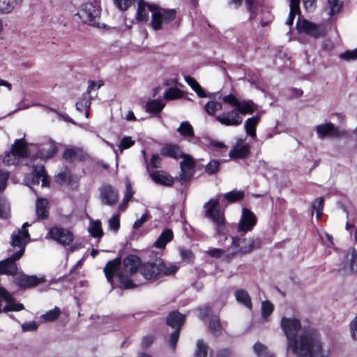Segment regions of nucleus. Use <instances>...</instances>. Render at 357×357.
<instances>
[{
	"label": "nucleus",
	"instance_id": "obj_1",
	"mask_svg": "<svg viewBox=\"0 0 357 357\" xmlns=\"http://www.w3.org/2000/svg\"><path fill=\"white\" fill-rule=\"evenodd\" d=\"M281 326L287 339V347L298 357H329L330 351L322 346L320 336L314 329H301L300 321L295 318L283 317Z\"/></svg>",
	"mask_w": 357,
	"mask_h": 357
},
{
	"label": "nucleus",
	"instance_id": "obj_2",
	"mask_svg": "<svg viewBox=\"0 0 357 357\" xmlns=\"http://www.w3.org/2000/svg\"><path fill=\"white\" fill-rule=\"evenodd\" d=\"M140 264V259L133 255L126 257L122 265L121 259L118 257L106 264L104 273L107 282L112 285L114 283V276L116 275L121 288L132 289L138 284L133 282L131 277L139 269Z\"/></svg>",
	"mask_w": 357,
	"mask_h": 357
},
{
	"label": "nucleus",
	"instance_id": "obj_3",
	"mask_svg": "<svg viewBox=\"0 0 357 357\" xmlns=\"http://www.w3.org/2000/svg\"><path fill=\"white\" fill-rule=\"evenodd\" d=\"M222 100L234 108L225 111L216 116L215 119L225 126L236 127L243 123V116L252 114L257 109V105L250 100L240 101L233 94L225 96Z\"/></svg>",
	"mask_w": 357,
	"mask_h": 357
},
{
	"label": "nucleus",
	"instance_id": "obj_4",
	"mask_svg": "<svg viewBox=\"0 0 357 357\" xmlns=\"http://www.w3.org/2000/svg\"><path fill=\"white\" fill-rule=\"evenodd\" d=\"M29 225L28 222L24 223L22 229L15 231L11 236V246L18 247L19 250L13 254L7 259L0 261V274L14 275L17 273V266L15 263L17 260L23 255L26 243L30 236L26 227Z\"/></svg>",
	"mask_w": 357,
	"mask_h": 357
},
{
	"label": "nucleus",
	"instance_id": "obj_5",
	"mask_svg": "<svg viewBox=\"0 0 357 357\" xmlns=\"http://www.w3.org/2000/svg\"><path fill=\"white\" fill-rule=\"evenodd\" d=\"M152 13L151 26L154 30H159L163 25L172 22L176 17L174 9L166 10L153 5H147L142 0H138L136 18L138 21L147 22L149 12Z\"/></svg>",
	"mask_w": 357,
	"mask_h": 357
},
{
	"label": "nucleus",
	"instance_id": "obj_6",
	"mask_svg": "<svg viewBox=\"0 0 357 357\" xmlns=\"http://www.w3.org/2000/svg\"><path fill=\"white\" fill-rule=\"evenodd\" d=\"M245 234H241L239 236L231 238V245L227 247L228 255L234 257L237 254L245 255L251 252L254 249L261 245L259 238H243Z\"/></svg>",
	"mask_w": 357,
	"mask_h": 357
},
{
	"label": "nucleus",
	"instance_id": "obj_7",
	"mask_svg": "<svg viewBox=\"0 0 357 357\" xmlns=\"http://www.w3.org/2000/svg\"><path fill=\"white\" fill-rule=\"evenodd\" d=\"M76 15L83 24L98 28L102 27L99 22L100 10L92 3L82 4Z\"/></svg>",
	"mask_w": 357,
	"mask_h": 357
},
{
	"label": "nucleus",
	"instance_id": "obj_8",
	"mask_svg": "<svg viewBox=\"0 0 357 357\" xmlns=\"http://www.w3.org/2000/svg\"><path fill=\"white\" fill-rule=\"evenodd\" d=\"M204 208L206 216L216 225L218 234H224L225 229V218L224 214L219 209V199H210L205 204Z\"/></svg>",
	"mask_w": 357,
	"mask_h": 357
},
{
	"label": "nucleus",
	"instance_id": "obj_9",
	"mask_svg": "<svg viewBox=\"0 0 357 357\" xmlns=\"http://www.w3.org/2000/svg\"><path fill=\"white\" fill-rule=\"evenodd\" d=\"M185 315L176 311L171 312L167 317V324L175 328L174 331L171 334L169 338V346L174 349L178 340L181 328L184 323Z\"/></svg>",
	"mask_w": 357,
	"mask_h": 357
},
{
	"label": "nucleus",
	"instance_id": "obj_10",
	"mask_svg": "<svg viewBox=\"0 0 357 357\" xmlns=\"http://www.w3.org/2000/svg\"><path fill=\"white\" fill-rule=\"evenodd\" d=\"M24 308V305L16 303L13 296L3 287H0V313L10 311L19 312Z\"/></svg>",
	"mask_w": 357,
	"mask_h": 357
},
{
	"label": "nucleus",
	"instance_id": "obj_11",
	"mask_svg": "<svg viewBox=\"0 0 357 357\" xmlns=\"http://www.w3.org/2000/svg\"><path fill=\"white\" fill-rule=\"evenodd\" d=\"M296 26L299 32H304L306 34L311 35L314 38L324 36L326 31V28L322 25H317L306 20H301L298 16Z\"/></svg>",
	"mask_w": 357,
	"mask_h": 357
},
{
	"label": "nucleus",
	"instance_id": "obj_12",
	"mask_svg": "<svg viewBox=\"0 0 357 357\" xmlns=\"http://www.w3.org/2000/svg\"><path fill=\"white\" fill-rule=\"evenodd\" d=\"M257 224V217L250 210L243 208L242 214L238 222L237 231L239 234H245L252 230Z\"/></svg>",
	"mask_w": 357,
	"mask_h": 357
},
{
	"label": "nucleus",
	"instance_id": "obj_13",
	"mask_svg": "<svg viewBox=\"0 0 357 357\" xmlns=\"http://www.w3.org/2000/svg\"><path fill=\"white\" fill-rule=\"evenodd\" d=\"M100 199L102 204L114 206L119 199V193L116 189L109 184L104 183L100 188Z\"/></svg>",
	"mask_w": 357,
	"mask_h": 357
},
{
	"label": "nucleus",
	"instance_id": "obj_14",
	"mask_svg": "<svg viewBox=\"0 0 357 357\" xmlns=\"http://www.w3.org/2000/svg\"><path fill=\"white\" fill-rule=\"evenodd\" d=\"M48 235L51 238L63 245H69L73 241V233L64 228L53 227L49 231Z\"/></svg>",
	"mask_w": 357,
	"mask_h": 357
},
{
	"label": "nucleus",
	"instance_id": "obj_15",
	"mask_svg": "<svg viewBox=\"0 0 357 357\" xmlns=\"http://www.w3.org/2000/svg\"><path fill=\"white\" fill-rule=\"evenodd\" d=\"M182 158L183 160L180 163L181 173L179 174V178L181 183L183 184L188 181L192 176L195 163L193 159L189 155L183 154Z\"/></svg>",
	"mask_w": 357,
	"mask_h": 357
},
{
	"label": "nucleus",
	"instance_id": "obj_16",
	"mask_svg": "<svg viewBox=\"0 0 357 357\" xmlns=\"http://www.w3.org/2000/svg\"><path fill=\"white\" fill-rule=\"evenodd\" d=\"M318 137L320 139L326 137H341L344 135V130H340L331 122L319 124L316 126Z\"/></svg>",
	"mask_w": 357,
	"mask_h": 357
},
{
	"label": "nucleus",
	"instance_id": "obj_17",
	"mask_svg": "<svg viewBox=\"0 0 357 357\" xmlns=\"http://www.w3.org/2000/svg\"><path fill=\"white\" fill-rule=\"evenodd\" d=\"M250 153V145L244 139H239L230 150L229 155L232 159L246 158L249 156Z\"/></svg>",
	"mask_w": 357,
	"mask_h": 357
},
{
	"label": "nucleus",
	"instance_id": "obj_18",
	"mask_svg": "<svg viewBox=\"0 0 357 357\" xmlns=\"http://www.w3.org/2000/svg\"><path fill=\"white\" fill-rule=\"evenodd\" d=\"M161 264L160 258L155 259L153 262L144 264L140 268L142 275L146 280H152L159 276L158 266Z\"/></svg>",
	"mask_w": 357,
	"mask_h": 357
},
{
	"label": "nucleus",
	"instance_id": "obj_19",
	"mask_svg": "<svg viewBox=\"0 0 357 357\" xmlns=\"http://www.w3.org/2000/svg\"><path fill=\"white\" fill-rule=\"evenodd\" d=\"M33 176L31 178L32 184H38L40 181H42V186H49L50 183V178L45 172L43 165L37 164L33 165Z\"/></svg>",
	"mask_w": 357,
	"mask_h": 357
},
{
	"label": "nucleus",
	"instance_id": "obj_20",
	"mask_svg": "<svg viewBox=\"0 0 357 357\" xmlns=\"http://www.w3.org/2000/svg\"><path fill=\"white\" fill-rule=\"evenodd\" d=\"M45 281L44 278H38L35 275L20 274L15 278V283L22 288L35 287Z\"/></svg>",
	"mask_w": 357,
	"mask_h": 357
},
{
	"label": "nucleus",
	"instance_id": "obj_21",
	"mask_svg": "<svg viewBox=\"0 0 357 357\" xmlns=\"http://www.w3.org/2000/svg\"><path fill=\"white\" fill-rule=\"evenodd\" d=\"M345 260L349 264L348 266H344L342 273L344 275H349L357 273V252L354 248H351L345 256Z\"/></svg>",
	"mask_w": 357,
	"mask_h": 357
},
{
	"label": "nucleus",
	"instance_id": "obj_22",
	"mask_svg": "<svg viewBox=\"0 0 357 357\" xmlns=\"http://www.w3.org/2000/svg\"><path fill=\"white\" fill-rule=\"evenodd\" d=\"M151 179L156 183L170 186L174 183V179L166 172L155 171L150 174Z\"/></svg>",
	"mask_w": 357,
	"mask_h": 357
},
{
	"label": "nucleus",
	"instance_id": "obj_23",
	"mask_svg": "<svg viewBox=\"0 0 357 357\" xmlns=\"http://www.w3.org/2000/svg\"><path fill=\"white\" fill-rule=\"evenodd\" d=\"M161 155L165 157L178 158L183 156V153L181 150V148L178 145L174 144H166L160 151Z\"/></svg>",
	"mask_w": 357,
	"mask_h": 357
},
{
	"label": "nucleus",
	"instance_id": "obj_24",
	"mask_svg": "<svg viewBox=\"0 0 357 357\" xmlns=\"http://www.w3.org/2000/svg\"><path fill=\"white\" fill-rule=\"evenodd\" d=\"M36 213L38 219H45L47 218L48 200L45 198H38L36 202Z\"/></svg>",
	"mask_w": 357,
	"mask_h": 357
},
{
	"label": "nucleus",
	"instance_id": "obj_25",
	"mask_svg": "<svg viewBox=\"0 0 357 357\" xmlns=\"http://www.w3.org/2000/svg\"><path fill=\"white\" fill-rule=\"evenodd\" d=\"M161 264L158 266L159 275H170L176 273L179 268V266L177 264H173L171 262H165L160 258Z\"/></svg>",
	"mask_w": 357,
	"mask_h": 357
},
{
	"label": "nucleus",
	"instance_id": "obj_26",
	"mask_svg": "<svg viewBox=\"0 0 357 357\" xmlns=\"http://www.w3.org/2000/svg\"><path fill=\"white\" fill-rule=\"evenodd\" d=\"M91 98L90 95L84 93L79 101L76 103V109L79 112H84L86 118H88L89 116V108L91 106Z\"/></svg>",
	"mask_w": 357,
	"mask_h": 357
},
{
	"label": "nucleus",
	"instance_id": "obj_27",
	"mask_svg": "<svg viewBox=\"0 0 357 357\" xmlns=\"http://www.w3.org/2000/svg\"><path fill=\"white\" fill-rule=\"evenodd\" d=\"M259 115L253 116L248 118L245 123V129L248 135L252 138L256 137V126L259 121Z\"/></svg>",
	"mask_w": 357,
	"mask_h": 357
},
{
	"label": "nucleus",
	"instance_id": "obj_28",
	"mask_svg": "<svg viewBox=\"0 0 357 357\" xmlns=\"http://www.w3.org/2000/svg\"><path fill=\"white\" fill-rule=\"evenodd\" d=\"M173 236V232L171 229H165L155 241L154 246L157 248H164L166 244L172 240Z\"/></svg>",
	"mask_w": 357,
	"mask_h": 357
},
{
	"label": "nucleus",
	"instance_id": "obj_29",
	"mask_svg": "<svg viewBox=\"0 0 357 357\" xmlns=\"http://www.w3.org/2000/svg\"><path fill=\"white\" fill-rule=\"evenodd\" d=\"M165 103L160 99L149 100L146 104V111L151 114H159L165 107Z\"/></svg>",
	"mask_w": 357,
	"mask_h": 357
},
{
	"label": "nucleus",
	"instance_id": "obj_30",
	"mask_svg": "<svg viewBox=\"0 0 357 357\" xmlns=\"http://www.w3.org/2000/svg\"><path fill=\"white\" fill-rule=\"evenodd\" d=\"M236 300L245 305L248 309L251 310L252 307L250 296L248 293L244 289H238L234 294Z\"/></svg>",
	"mask_w": 357,
	"mask_h": 357
},
{
	"label": "nucleus",
	"instance_id": "obj_31",
	"mask_svg": "<svg viewBox=\"0 0 357 357\" xmlns=\"http://www.w3.org/2000/svg\"><path fill=\"white\" fill-rule=\"evenodd\" d=\"M300 6H298V0H290V10L289 17L286 20L288 26H291L294 23L296 15H300Z\"/></svg>",
	"mask_w": 357,
	"mask_h": 357
},
{
	"label": "nucleus",
	"instance_id": "obj_32",
	"mask_svg": "<svg viewBox=\"0 0 357 357\" xmlns=\"http://www.w3.org/2000/svg\"><path fill=\"white\" fill-rule=\"evenodd\" d=\"M56 151V148L54 143L50 142L43 146L38 153V157L43 159H47L52 157Z\"/></svg>",
	"mask_w": 357,
	"mask_h": 357
},
{
	"label": "nucleus",
	"instance_id": "obj_33",
	"mask_svg": "<svg viewBox=\"0 0 357 357\" xmlns=\"http://www.w3.org/2000/svg\"><path fill=\"white\" fill-rule=\"evenodd\" d=\"M177 132L184 138L192 137L194 129L188 121H183L177 128Z\"/></svg>",
	"mask_w": 357,
	"mask_h": 357
},
{
	"label": "nucleus",
	"instance_id": "obj_34",
	"mask_svg": "<svg viewBox=\"0 0 357 357\" xmlns=\"http://www.w3.org/2000/svg\"><path fill=\"white\" fill-rule=\"evenodd\" d=\"M11 152L17 158L25 157L27 155V148L22 140H17L13 145Z\"/></svg>",
	"mask_w": 357,
	"mask_h": 357
},
{
	"label": "nucleus",
	"instance_id": "obj_35",
	"mask_svg": "<svg viewBox=\"0 0 357 357\" xmlns=\"http://www.w3.org/2000/svg\"><path fill=\"white\" fill-rule=\"evenodd\" d=\"M185 82L190 86L192 90L196 92L197 96L200 98L207 97L206 93H205L204 89L200 86V84L192 77L190 76H186L185 77Z\"/></svg>",
	"mask_w": 357,
	"mask_h": 357
},
{
	"label": "nucleus",
	"instance_id": "obj_36",
	"mask_svg": "<svg viewBox=\"0 0 357 357\" xmlns=\"http://www.w3.org/2000/svg\"><path fill=\"white\" fill-rule=\"evenodd\" d=\"M63 158L70 161L75 160H82L83 158V151L79 149H68L63 153Z\"/></svg>",
	"mask_w": 357,
	"mask_h": 357
},
{
	"label": "nucleus",
	"instance_id": "obj_37",
	"mask_svg": "<svg viewBox=\"0 0 357 357\" xmlns=\"http://www.w3.org/2000/svg\"><path fill=\"white\" fill-rule=\"evenodd\" d=\"M61 311L59 307H55L54 309L47 311L45 314L40 316V319L44 322H52L58 319Z\"/></svg>",
	"mask_w": 357,
	"mask_h": 357
},
{
	"label": "nucleus",
	"instance_id": "obj_38",
	"mask_svg": "<svg viewBox=\"0 0 357 357\" xmlns=\"http://www.w3.org/2000/svg\"><path fill=\"white\" fill-rule=\"evenodd\" d=\"M89 231L94 238H100L103 235L102 223L100 220L91 221L89 227Z\"/></svg>",
	"mask_w": 357,
	"mask_h": 357
},
{
	"label": "nucleus",
	"instance_id": "obj_39",
	"mask_svg": "<svg viewBox=\"0 0 357 357\" xmlns=\"http://www.w3.org/2000/svg\"><path fill=\"white\" fill-rule=\"evenodd\" d=\"M222 108V104L216 100L208 101L204 106L206 112L211 116H214L216 112L221 110Z\"/></svg>",
	"mask_w": 357,
	"mask_h": 357
},
{
	"label": "nucleus",
	"instance_id": "obj_40",
	"mask_svg": "<svg viewBox=\"0 0 357 357\" xmlns=\"http://www.w3.org/2000/svg\"><path fill=\"white\" fill-rule=\"evenodd\" d=\"M16 0H0V13H10L15 8Z\"/></svg>",
	"mask_w": 357,
	"mask_h": 357
},
{
	"label": "nucleus",
	"instance_id": "obj_41",
	"mask_svg": "<svg viewBox=\"0 0 357 357\" xmlns=\"http://www.w3.org/2000/svg\"><path fill=\"white\" fill-rule=\"evenodd\" d=\"M244 197V192L241 190H232L226 193L224 198L229 202H234L241 200Z\"/></svg>",
	"mask_w": 357,
	"mask_h": 357
},
{
	"label": "nucleus",
	"instance_id": "obj_42",
	"mask_svg": "<svg viewBox=\"0 0 357 357\" xmlns=\"http://www.w3.org/2000/svg\"><path fill=\"white\" fill-rule=\"evenodd\" d=\"M10 217V205L4 198L0 197V218L8 219Z\"/></svg>",
	"mask_w": 357,
	"mask_h": 357
},
{
	"label": "nucleus",
	"instance_id": "obj_43",
	"mask_svg": "<svg viewBox=\"0 0 357 357\" xmlns=\"http://www.w3.org/2000/svg\"><path fill=\"white\" fill-rule=\"evenodd\" d=\"M208 354V346L203 340H199L197 342V347L195 357H206Z\"/></svg>",
	"mask_w": 357,
	"mask_h": 357
},
{
	"label": "nucleus",
	"instance_id": "obj_44",
	"mask_svg": "<svg viewBox=\"0 0 357 357\" xmlns=\"http://www.w3.org/2000/svg\"><path fill=\"white\" fill-rule=\"evenodd\" d=\"M329 7V15L331 16L337 13L342 6V1L341 0H328Z\"/></svg>",
	"mask_w": 357,
	"mask_h": 357
},
{
	"label": "nucleus",
	"instance_id": "obj_45",
	"mask_svg": "<svg viewBox=\"0 0 357 357\" xmlns=\"http://www.w3.org/2000/svg\"><path fill=\"white\" fill-rule=\"evenodd\" d=\"M323 208L324 199L322 197H319L313 202L312 205V212H316V216L317 218L321 215Z\"/></svg>",
	"mask_w": 357,
	"mask_h": 357
},
{
	"label": "nucleus",
	"instance_id": "obj_46",
	"mask_svg": "<svg viewBox=\"0 0 357 357\" xmlns=\"http://www.w3.org/2000/svg\"><path fill=\"white\" fill-rule=\"evenodd\" d=\"M209 328L211 331L215 335H219L222 331V326L220 319L218 317H213L210 320Z\"/></svg>",
	"mask_w": 357,
	"mask_h": 357
},
{
	"label": "nucleus",
	"instance_id": "obj_47",
	"mask_svg": "<svg viewBox=\"0 0 357 357\" xmlns=\"http://www.w3.org/2000/svg\"><path fill=\"white\" fill-rule=\"evenodd\" d=\"M182 96V91L177 88L169 89L165 93L164 98L166 100H174Z\"/></svg>",
	"mask_w": 357,
	"mask_h": 357
},
{
	"label": "nucleus",
	"instance_id": "obj_48",
	"mask_svg": "<svg viewBox=\"0 0 357 357\" xmlns=\"http://www.w3.org/2000/svg\"><path fill=\"white\" fill-rule=\"evenodd\" d=\"M109 229L116 233L120 227V220L119 215H114L108 220Z\"/></svg>",
	"mask_w": 357,
	"mask_h": 357
},
{
	"label": "nucleus",
	"instance_id": "obj_49",
	"mask_svg": "<svg viewBox=\"0 0 357 357\" xmlns=\"http://www.w3.org/2000/svg\"><path fill=\"white\" fill-rule=\"evenodd\" d=\"M273 305L268 301L261 302V315L264 318L268 317L273 311Z\"/></svg>",
	"mask_w": 357,
	"mask_h": 357
},
{
	"label": "nucleus",
	"instance_id": "obj_50",
	"mask_svg": "<svg viewBox=\"0 0 357 357\" xmlns=\"http://www.w3.org/2000/svg\"><path fill=\"white\" fill-rule=\"evenodd\" d=\"M135 144V140H132L131 137H124L121 140L119 146V150L121 153H123V150L127 149Z\"/></svg>",
	"mask_w": 357,
	"mask_h": 357
},
{
	"label": "nucleus",
	"instance_id": "obj_51",
	"mask_svg": "<svg viewBox=\"0 0 357 357\" xmlns=\"http://www.w3.org/2000/svg\"><path fill=\"white\" fill-rule=\"evenodd\" d=\"M71 178V174L68 170L64 171L59 174L56 176V181L60 184H64L67 182H70Z\"/></svg>",
	"mask_w": 357,
	"mask_h": 357
},
{
	"label": "nucleus",
	"instance_id": "obj_52",
	"mask_svg": "<svg viewBox=\"0 0 357 357\" xmlns=\"http://www.w3.org/2000/svg\"><path fill=\"white\" fill-rule=\"evenodd\" d=\"M220 168V162L218 160H212L206 165L205 171L209 174H215L218 172Z\"/></svg>",
	"mask_w": 357,
	"mask_h": 357
},
{
	"label": "nucleus",
	"instance_id": "obj_53",
	"mask_svg": "<svg viewBox=\"0 0 357 357\" xmlns=\"http://www.w3.org/2000/svg\"><path fill=\"white\" fill-rule=\"evenodd\" d=\"M340 59L345 61L357 59V48L354 50H347L340 56Z\"/></svg>",
	"mask_w": 357,
	"mask_h": 357
},
{
	"label": "nucleus",
	"instance_id": "obj_54",
	"mask_svg": "<svg viewBox=\"0 0 357 357\" xmlns=\"http://www.w3.org/2000/svg\"><path fill=\"white\" fill-rule=\"evenodd\" d=\"M253 349L255 353L258 356H267L268 354H269V353H268L267 351L266 347L259 342H257L254 344Z\"/></svg>",
	"mask_w": 357,
	"mask_h": 357
},
{
	"label": "nucleus",
	"instance_id": "obj_55",
	"mask_svg": "<svg viewBox=\"0 0 357 357\" xmlns=\"http://www.w3.org/2000/svg\"><path fill=\"white\" fill-rule=\"evenodd\" d=\"M350 335L353 340H357V316L349 324Z\"/></svg>",
	"mask_w": 357,
	"mask_h": 357
},
{
	"label": "nucleus",
	"instance_id": "obj_56",
	"mask_svg": "<svg viewBox=\"0 0 357 357\" xmlns=\"http://www.w3.org/2000/svg\"><path fill=\"white\" fill-rule=\"evenodd\" d=\"M116 6L121 10H126L131 6L132 0H114Z\"/></svg>",
	"mask_w": 357,
	"mask_h": 357
},
{
	"label": "nucleus",
	"instance_id": "obj_57",
	"mask_svg": "<svg viewBox=\"0 0 357 357\" xmlns=\"http://www.w3.org/2000/svg\"><path fill=\"white\" fill-rule=\"evenodd\" d=\"M9 177V173L7 171L0 169V191L5 189L8 178Z\"/></svg>",
	"mask_w": 357,
	"mask_h": 357
},
{
	"label": "nucleus",
	"instance_id": "obj_58",
	"mask_svg": "<svg viewBox=\"0 0 357 357\" xmlns=\"http://www.w3.org/2000/svg\"><path fill=\"white\" fill-rule=\"evenodd\" d=\"M226 252L228 255L227 248L226 250H222L220 248H213L210 249L207 251V253L212 257H220L223 253ZM229 257V255H227ZM229 257H231L229 256Z\"/></svg>",
	"mask_w": 357,
	"mask_h": 357
},
{
	"label": "nucleus",
	"instance_id": "obj_59",
	"mask_svg": "<svg viewBox=\"0 0 357 357\" xmlns=\"http://www.w3.org/2000/svg\"><path fill=\"white\" fill-rule=\"evenodd\" d=\"M38 327L36 321L25 322L22 324V329L23 331H34Z\"/></svg>",
	"mask_w": 357,
	"mask_h": 357
},
{
	"label": "nucleus",
	"instance_id": "obj_60",
	"mask_svg": "<svg viewBox=\"0 0 357 357\" xmlns=\"http://www.w3.org/2000/svg\"><path fill=\"white\" fill-rule=\"evenodd\" d=\"M17 162V157L11 151L8 153L3 158V162L7 165H14Z\"/></svg>",
	"mask_w": 357,
	"mask_h": 357
},
{
	"label": "nucleus",
	"instance_id": "obj_61",
	"mask_svg": "<svg viewBox=\"0 0 357 357\" xmlns=\"http://www.w3.org/2000/svg\"><path fill=\"white\" fill-rule=\"evenodd\" d=\"M317 0H303V4L305 10L307 12L313 11L316 8ZM300 5V0H298V6Z\"/></svg>",
	"mask_w": 357,
	"mask_h": 357
},
{
	"label": "nucleus",
	"instance_id": "obj_62",
	"mask_svg": "<svg viewBox=\"0 0 357 357\" xmlns=\"http://www.w3.org/2000/svg\"><path fill=\"white\" fill-rule=\"evenodd\" d=\"M161 165V158L158 154H154L151 156V161L149 165H148V168L149 166L153 168L160 167Z\"/></svg>",
	"mask_w": 357,
	"mask_h": 357
},
{
	"label": "nucleus",
	"instance_id": "obj_63",
	"mask_svg": "<svg viewBox=\"0 0 357 357\" xmlns=\"http://www.w3.org/2000/svg\"><path fill=\"white\" fill-rule=\"evenodd\" d=\"M180 255L183 260H185L188 262L190 261L192 259V253L189 250L181 248L180 249Z\"/></svg>",
	"mask_w": 357,
	"mask_h": 357
},
{
	"label": "nucleus",
	"instance_id": "obj_64",
	"mask_svg": "<svg viewBox=\"0 0 357 357\" xmlns=\"http://www.w3.org/2000/svg\"><path fill=\"white\" fill-rule=\"evenodd\" d=\"M148 214L146 213L143 214L140 218L137 219L133 224V228L137 229L141 227L143 224L147 220Z\"/></svg>",
	"mask_w": 357,
	"mask_h": 357
}]
</instances>
